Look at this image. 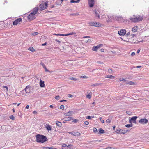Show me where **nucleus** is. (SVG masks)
Returning <instances> with one entry per match:
<instances>
[{"instance_id": "1", "label": "nucleus", "mask_w": 149, "mask_h": 149, "mask_svg": "<svg viewBox=\"0 0 149 149\" xmlns=\"http://www.w3.org/2000/svg\"><path fill=\"white\" fill-rule=\"evenodd\" d=\"M36 141L38 143H43L47 140L46 137L43 135L38 134L36 136Z\"/></svg>"}, {"instance_id": "2", "label": "nucleus", "mask_w": 149, "mask_h": 149, "mask_svg": "<svg viewBox=\"0 0 149 149\" xmlns=\"http://www.w3.org/2000/svg\"><path fill=\"white\" fill-rule=\"evenodd\" d=\"M89 25L95 27L102 26V24L96 22H91L88 23Z\"/></svg>"}, {"instance_id": "3", "label": "nucleus", "mask_w": 149, "mask_h": 149, "mask_svg": "<svg viewBox=\"0 0 149 149\" xmlns=\"http://www.w3.org/2000/svg\"><path fill=\"white\" fill-rule=\"evenodd\" d=\"M48 3H47L42 2V3L39 5V7L41 10H43L47 7Z\"/></svg>"}, {"instance_id": "4", "label": "nucleus", "mask_w": 149, "mask_h": 149, "mask_svg": "<svg viewBox=\"0 0 149 149\" xmlns=\"http://www.w3.org/2000/svg\"><path fill=\"white\" fill-rule=\"evenodd\" d=\"M129 19L130 21L131 22L134 23H136L137 22V16H133L131 17H130Z\"/></svg>"}, {"instance_id": "5", "label": "nucleus", "mask_w": 149, "mask_h": 149, "mask_svg": "<svg viewBox=\"0 0 149 149\" xmlns=\"http://www.w3.org/2000/svg\"><path fill=\"white\" fill-rule=\"evenodd\" d=\"M148 120L146 118H143L140 119L139 121V122L141 124H145L147 123Z\"/></svg>"}, {"instance_id": "6", "label": "nucleus", "mask_w": 149, "mask_h": 149, "mask_svg": "<svg viewBox=\"0 0 149 149\" xmlns=\"http://www.w3.org/2000/svg\"><path fill=\"white\" fill-rule=\"evenodd\" d=\"M137 117L136 116L132 117L129 120L130 123L132 122L135 124L136 123V119L137 118Z\"/></svg>"}, {"instance_id": "7", "label": "nucleus", "mask_w": 149, "mask_h": 149, "mask_svg": "<svg viewBox=\"0 0 149 149\" xmlns=\"http://www.w3.org/2000/svg\"><path fill=\"white\" fill-rule=\"evenodd\" d=\"M102 45H103L102 44H100L97 46H93L92 48V50L93 51H96L98 49L101 47Z\"/></svg>"}, {"instance_id": "8", "label": "nucleus", "mask_w": 149, "mask_h": 149, "mask_svg": "<svg viewBox=\"0 0 149 149\" xmlns=\"http://www.w3.org/2000/svg\"><path fill=\"white\" fill-rule=\"evenodd\" d=\"M69 133L73 136H78L80 135L81 134L78 132H71Z\"/></svg>"}, {"instance_id": "9", "label": "nucleus", "mask_w": 149, "mask_h": 149, "mask_svg": "<svg viewBox=\"0 0 149 149\" xmlns=\"http://www.w3.org/2000/svg\"><path fill=\"white\" fill-rule=\"evenodd\" d=\"M126 30L125 29H122L118 31V34L120 36H123L126 33Z\"/></svg>"}, {"instance_id": "10", "label": "nucleus", "mask_w": 149, "mask_h": 149, "mask_svg": "<svg viewBox=\"0 0 149 149\" xmlns=\"http://www.w3.org/2000/svg\"><path fill=\"white\" fill-rule=\"evenodd\" d=\"M35 15L33 14H31V13L28 16L27 18L28 20L29 21L32 20L35 18V16L34 15Z\"/></svg>"}, {"instance_id": "11", "label": "nucleus", "mask_w": 149, "mask_h": 149, "mask_svg": "<svg viewBox=\"0 0 149 149\" xmlns=\"http://www.w3.org/2000/svg\"><path fill=\"white\" fill-rule=\"evenodd\" d=\"M22 21V19L21 18H19L18 19H17L15 20L13 23V24L14 25H17L20 22H21Z\"/></svg>"}, {"instance_id": "12", "label": "nucleus", "mask_w": 149, "mask_h": 149, "mask_svg": "<svg viewBox=\"0 0 149 149\" xmlns=\"http://www.w3.org/2000/svg\"><path fill=\"white\" fill-rule=\"evenodd\" d=\"M94 0H88V4L90 7H92L94 5Z\"/></svg>"}, {"instance_id": "13", "label": "nucleus", "mask_w": 149, "mask_h": 149, "mask_svg": "<svg viewBox=\"0 0 149 149\" xmlns=\"http://www.w3.org/2000/svg\"><path fill=\"white\" fill-rule=\"evenodd\" d=\"M30 87V86H27L25 88L24 90L26 93H29L31 92Z\"/></svg>"}, {"instance_id": "14", "label": "nucleus", "mask_w": 149, "mask_h": 149, "mask_svg": "<svg viewBox=\"0 0 149 149\" xmlns=\"http://www.w3.org/2000/svg\"><path fill=\"white\" fill-rule=\"evenodd\" d=\"M38 7H35L33 9L32 12L31 13V14L35 15L38 12Z\"/></svg>"}, {"instance_id": "15", "label": "nucleus", "mask_w": 149, "mask_h": 149, "mask_svg": "<svg viewBox=\"0 0 149 149\" xmlns=\"http://www.w3.org/2000/svg\"><path fill=\"white\" fill-rule=\"evenodd\" d=\"M74 114V111H69L67 113H65L64 114V115L65 116H72L73 114Z\"/></svg>"}, {"instance_id": "16", "label": "nucleus", "mask_w": 149, "mask_h": 149, "mask_svg": "<svg viewBox=\"0 0 149 149\" xmlns=\"http://www.w3.org/2000/svg\"><path fill=\"white\" fill-rule=\"evenodd\" d=\"M137 22L142 21L143 18V16H138L137 17Z\"/></svg>"}, {"instance_id": "17", "label": "nucleus", "mask_w": 149, "mask_h": 149, "mask_svg": "<svg viewBox=\"0 0 149 149\" xmlns=\"http://www.w3.org/2000/svg\"><path fill=\"white\" fill-rule=\"evenodd\" d=\"M40 86L41 87H43L45 86L44 82L41 80H40Z\"/></svg>"}, {"instance_id": "18", "label": "nucleus", "mask_w": 149, "mask_h": 149, "mask_svg": "<svg viewBox=\"0 0 149 149\" xmlns=\"http://www.w3.org/2000/svg\"><path fill=\"white\" fill-rule=\"evenodd\" d=\"M117 133L120 134H124L125 133V130H118Z\"/></svg>"}, {"instance_id": "19", "label": "nucleus", "mask_w": 149, "mask_h": 149, "mask_svg": "<svg viewBox=\"0 0 149 149\" xmlns=\"http://www.w3.org/2000/svg\"><path fill=\"white\" fill-rule=\"evenodd\" d=\"M138 29V27L136 26H134L132 28V31L133 32H136L137 31V30Z\"/></svg>"}, {"instance_id": "20", "label": "nucleus", "mask_w": 149, "mask_h": 149, "mask_svg": "<svg viewBox=\"0 0 149 149\" xmlns=\"http://www.w3.org/2000/svg\"><path fill=\"white\" fill-rule=\"evenodd\" d=\"M104 133V130L101 128H100L99 130V131L97 133L98 134H103Z\"/></svg>"}, {"instance_id": "21", "label": "nucleus", "mask_w": 149, "mask_h": 149, "mask_svg": "<svg viewBox=\"0 0 149 149\" xmlns=\"http://www.w3.org/2000/svg\"><path fill=\"white\" fill-rule=\"evenodd\" d=\"M72 118V117H65L64 118L63 120L65 121H70Z\"/></svg>"}, {"instance_id": "22", "label": "nucleus", "mask_w": 149, "mask_h": 149, "mask_svg": "<svg viewBox=\"0 0 149 149\" xmlns=\"http://www.w3.org/2000/svg\"><path fill=\"white\" fill-rule=\"evenodd\" d=\"M45 127L47 130L49 131L51 130V127L49 124L46 125Z\"/></svg>"}, {"instance_id": "23", "label": "nucleus", "mask_w": 149, "mask_h": 149, "mask_svg": "<svg viewBox=\"0 0 149 149\" xmlns=\"http://www.w3.org/2000/svg\"><path fill=\"white\" fill-rule=\"evenodd\" d=\"M92 94V93L91 92H90V93H89V94H88L86 96V97L87 98H88L89 99H90L91 98L92 96L91 95Z\"/></svg>"}, {"instance_id": "24", "label": "nucleus", "mask_w": 149, "mask_h": 149, "mask_svg": "<svg viewBox=\"0 0 149 149\" xmlns=\"http://www.w3.org/2000/svg\"><path fill=\"white\" fill-rule=\"evenodd\" d=\"M106 78H110L111 79H113L114 78V77L112 75H107L105 77Z\"/></svg>"}, {"instance_id": "25", "label": "nucleus", "mask_w": 149, "mask_h": 149, "mask_svg": "<svg viewBox=\"0 0 149 149\" xmlns=\"http://www.w3.org/2000/svg\"><path fill=\"white\" fill-rule=\"evenodd\" d=\"M101 84L100 83H95L92 85V86L93 87L100 86Z\"/></svg>"}, {"instance_id": "26", "label": "nucleus", "mask_w": 149, "mask_h": 149, "mask_svg": "<svg viewBox=\"0 0 149 149\" xmlns=\"http://www.w3.org/2000/svg\"><path fill=\"white\" fill-rule=\"evenodd\" d=\"M56 123L58 127H60L61 126L62 124L59 121H57V122H56Z\"/></svg>"}, {"instance_id": "27", "label": "nucleus", "mask_w": 149, "mask_h": 149, "mask_svg": "<svg viewBox=\"0 0 149 149\" xmlns=\"http://www.w3.org/2000/svg\"><path fill=\"white\" fill-rule=\"evenodd\" d=\"M133 126V125L131 123L130 124H127L125 125L126 127L127 128H129L132 127Z\"/></svg>"}, {"instance_id": "28", "label": "nucleus", "mask_w": 149, "mask_h": 149, "mask_svg": "<svg viewBox=\"0 0 149 149\" xmlns=\"http://www.w3.org/2000/svg\"><path fill=\"white\" fill-rule=\"evenodd\" d=\"M80 1V0H78L77 1H75L74 0H71L70 2L71 3H79V2Z\"/></svg>"}, {"instance_id": "29", "label": "nucleus", "mask_w": 149, "mask_h": 149, "mask_svg": "<svg viewBox=\"0 0 149 149\" xmlns=\"http://www.w3.org/2000/svg\"><path fill=\"white\" fill-rule=\"evenodd\" d=\"M28 49L33 52H34L35 51V50L32 47H29Z\"/></svg>"}, {"instance_id": "30", "label": "nucleus", "mask_w": 149, "mask_h": 149, "mask_svg": "<svg viewBox=\"0 0 149 149\" xmlns=\"http://www.w3.org/2000/svg\"><path fill=\"white\" fill-rule=\"evenodd\" d=\"M72 146H73L72 145L70 144L68 145H67V148H66L68 149H71Z\"/></svg>"}, {"instance_id": "31", "label": "nucleus", "mask_w": 149, "mask_h": 149, "mask_svg": "<svg viewBox=\"0 0 149 149\" xmlns=\"http://www.w3.org/2000/svg\"><path fill=\"white\" fill-rule=\"evenodd\" d=\"M43 68L45 69V71L46 72H52V71H50L49 70L46 68V66H43Z\"/></svg>"}, {"instance_id": "32", "label": "nucleus", "mask_w": 149, "mask_h": 149, "mask_svg": "<svg viewBox=\"0 0 149 149\" xmlns=\"http://www.w3.org/2000/svg\"><path fill=\"white\" fill-rule=\"evenodd\" d=\"M61 1H59V0H58L56 2L55 4L57 5H59L61 4Z\"/></svg>"}, {"instance_id": "33", "label": "nucleus", "mask_w": 149, "mask_h": 149, "mask_svg": "<svg viewBox=\"0 0 149 149\" xmlns=\"http://www.w3.org/2000/svg\"><path fill=\"white\" fill-rule=\"evenodd\" d=\"M95 15L96 17H97L98 18H100L98 12L96 11H95Z\"/></svg>"}, {"instance_id": "34", "label": "nucleus", "mask_w": 149, "mask_h": 149, "mask_svg": "<svg viewBox=\"0 0 149 149\" xmlns=\"http://www.w3.org/2000/svg\"><path fill=\"white\" fill-rule=\"evenodd\" d=\"M135 83L134 82L132 81H129L127 82V84H129L130 85H133Z\"/></svg>"}, {"instance_id": "35", "label": "nucleus", "mask_w": 149, "mask_h": 149, "mask_svg": "<svg viewBox=\"0 0 149 149\" xmlns=\"http://www.w3.org/2000/svg\"><path fill=\"white\" fill-rule=\"evenodd\" d=\"M79 13H74L72 14H71L70 15L71 16H77L79 15Z\"/></svg>"}, {"instance_id": "36", "label": "nucleus", "mask_w": 149, "mask_h": 149, "mask_svg": "<svg viewBox=\"0 0 149 149\" xmlns=\"http://www.w3.org/2000/svg\"><path fill=\"white\" fill-rule=\"evenodd\" d=\"M93 131L94 132L97 133L98 132V131L97 130V129L95 127H94L93 128Z\"/></svg>"}, {"instance_id": "37", "label": "nucleus", "mask_w": 149, "mask_h": 149, "mask_svg": "<svg viewBox=\"0 0 149 149\" xmlns=\"http://www.w3.org/2000/svg\"><path fill=\"white\" fill-rule=\"evenodd\" d=\"M54 35H56V36H66V34H55Z\"/></svg>"}, {"instance_id": "38", "label": "nucleus", "mask_w": 149, "mask_h": 149, "mask_svg": "<svg viewBox=\"0 0 149 149\" xmlns=\"http://www.w3.org/2000/svg\"><path fill=\"white\" fill-rule=\"evenodd\" d=\"M80 78L83 79H87L88 78V77L86 76H81Z\"/></svg>"}, {"instance_id": "39", "label": "nucleus", "mask_w": 149, "mask_h": 149, "mask_svg": "<svg viewBox=\"0 0 149 149\" xmlns=\"http://www.w3.org/2000/svg\"><path fill=\"white\" fill-rule=\"evenodd\" d=\"M75 33L74 32H72L70 33H69L67 34H66V36H68V35H73L74 34H75Z\"/></svg>"}, {"instance_id": "40", "label": "nucleus", "mask_w": 149, "mask_h": 149, "mask_svg": "<svg viewBox=\"0 0 149 149\" xmlns=\"http://www.w3.org/2000/svg\"><path fill=\"white\" fill-rule=\"evenodd\" d=\"M102 117H100L99 118V119L101 121V122L102 123H104V120H102Z\"/></svg>"}, {"instance_id": "41", "label": "nucleus", "mask_w": 149, "mask_h": 149, "mask_svg": "<svg viewBox=\"0 0 149 149\" xmlns=\"http://www.w3.org/2000/svg\"><path fill=\"white\" fill-rule=\"evenodd\" d=\"M38 34V33L37 32H35L32 33V35L33 36H35Z\"/></svg>"}, {"instance_id": "42", "label": "nucleus", "mask_w": 149, "mask_h": 149, "mask_svg": "<svg viewBox=\"0 0 149 149\" xmlns=\"http://www.w3.org/2000/svg\"><path fill=\"white\" fill-rule=\"evenodd\" d=\"M119 80L120 81H126V80L125 79H124V78H120V79H119Z\"/></svg>"}, {"instance_id": "43", "label": "nucleus", "mask_w": 149, "mask_h": 149, "mask_svg": "<svg viewBox=\"0 0 149 149\" xmlns=\"http://www.w3.org/2000/svg\"><path fill=\"white\" fill-rule=\"evenodd\" d=\"M10 118L12 120H14V116L13 115H11L10 116Z\"/></svg>"}, {"instance_id": "44", "label": "nucleus", "mask_w": 149, "mask_h": 149, "mask_svg": "<svg viewBox=\"0 0 149 149\" xmlns=\"http://www.w3.org/2000/svg\"><path fill=\"white\" fill-rule=\"evenodd\" d=\"M70 80H71L76 81L77 80V79L74 77H71L70 78Z\"/></svg>"}, {"instance_id": "45", "label": "nucleus", "mask_w": 149, "mask_h": 149, "mask_svg": "<svg viewBox=\"0 0 149 149\" xmlns=\"http://www.w3.org/2000/svg\"><path fill=\"white\" fill-rule=\"evenodd\" d=\"M111 121V119H107L106 121L107 123H110Z\"/></svg>"}, {"instance_id": "46", "label": "nucleus", "mask_w": 149, "mask_h": 149, "mask_svg": "<svg viewBox=\"0 0 149 149\" xmlns=\"http://www.w3.org/2000/svg\"><path fill=\"white\" fill-rule=\"evenodd\" d=\"M60 108L61 109H63L64 108V106L63 105H61L60 107Z\"/></svg>"}, {"instance_id": "47", "label": "nucleus", "mask_w": 149, "mask_h": 149, "mask_svg": "<svg viewBox=\"0 0 149 149\" xmlns=\"http://www.w3.org/2000/svg\"><path fill=\"white\" fill-rule=\"evenodd\" d=\"M3 87L5 88L7 91H8V88L7 86H3Z\"/></svg>"}, {"instance_id": "48", "label": "nucleus", "mask_w": 149, "mask_h": 149, "mask_svg": "<svg viewBox=\"0 0 149 149\" xmlns=\"http://www.w3.org/2000/svg\"><path fill=\"white\" fill-rule=\"evenodd\" d=\"M72 96H73V95L70 94H68V97H70V98L72 97Z\"/></svg>"}, {"instance_id": "49", "label": "nucleus", "mask_w": 149, "mask_h": 149, "mask_svg": "<svg viewBox=\"0 0 149 149\" xmlns=\"http://www.w3.org/2000/svg\"><path fill=\"white\" fill-rule=\"evenodd\" d=\"M108 72L110 73H111L112 72V70L111 69H109L108 70Z\"/></svg>"}, {"instance_id": "50", "label": "nucleus", "mask_w": 149, "mask_h": 149, "mask_svg": "<svg viewBox=\"0 0 149 149\" xmlns=\"http://www.w3.org/2000/svg\"><path fill=\"white\" fill-rule=\"evenodd\" d=\"M67 145L65 144H62V147H67Z\"/></svg>"}, {"instance_id": "51", "label": "nucleus", "mask_w": 149, "mask_h": 149, "mask_svg": "<svg viewBox=\"0 0 149 149\" xmlns=\"http://www.w3.org/2000/svg\"><path fill=\"white\" fill-rule=\"evenodd\" d=\"M122 18V17L121 16H118L117 17H116V19L117 20H118V19L119 18Z\"/></svg>"}, {"instance_id": "52", "label": "nucleus", "mask_w": 149, "mask_h": 149, "mask_svg": "<svg viewBox=\"0 0 149 149\" xmlns=\"http://www.w3.org/2000/svg\"><path fill=\"white\" fill-rule=\"evenodd\" d=\"M135 53L134 52H132L131 54V56H133L135 55Z\"/></svg>"}, {"instance_id": "53", "label": "nucleus", "mask_w": 149, "mask_h": 149, "mask_svg": "<svg viewBox=\"0 0 149 149\" xmlns=\"http://www.w3.org/2000/svg\"><path fill=\"white\" fill-rule=\"evenodd\" d=\"M77 120L76 119H73V122L74 123H76L77 122Z\"/></svg>"}, {"instance_id": "54", "label": "nucleus", "mask_w": 149, "mask_h": 149, "mask_svg": "<svg viewBox=\"0 0 149 149\" xmlns=\"http://www.w3.org/2000/svg\"><path fill=\"white\" fill-rule=\"evenodd\" d=\"M84 124L86 125H87L88 124H89V122L88 121H86L85 122H84Z\"/></svg>"}, {"instance_id": "55", "label": "nucleus", "mask_w": 149, "mask_h": 149, "mask_svg": "<svg viewBox=\"0 0 149 149\" xmlns=\"http://www.w3.org/2000/svg\"><path fill=\"white\" fill-rule=\"evenodd\" d=\"M86 119H91V116H88L86 117Z\"/></svg>"}, {"instance_id": "56", "label": "nucleus", "mask_w": 149, "mask_h": 149, "mask_svg": "<svg viewBox=\"0 0 149 149\" xmlns=\"http://www.w3.org/2000/svg\"><path fill=\"white\" fill-rule=\"evenodd\" d=\"M59 97H60L59 96H56L55 97V99H56L57 100H58V98Z\"/></svg>"}, {"instance_id": "57", "label": "nucleus", "mask_w": 149, "mask_h": 149, "mask_svg": "<svg viewBox=\"0 0 149 149\" xmlns=\"http://www.w3.org/2000/svg\"><path fill=\"white\" fill-rule=\"evenodd\" d=\"M106 149H113L111 147H107Z\"/></svg>"}, {"instance_id": "58", "label": "nucleus", "mask_w": 149, "mask_h": 149, "mask_svg": "<svg viewBox=\"0 0 149 149\" xmlns=\"http://www.w3.org/2000/svg\"><path fill=\"white\" fill-rule=\"evenodd\" d=\"M97 63L98 64H103V63H102V62H101L100 61H97Z\"/></svg>"}, {"instance_id": "59", "label": "nucleus", "mask_w": 149, "mask_h": 149, "mask_svg": "<svg viewBox=\"0 0 149 149\" xmlns=\"http://www.w3.org/2000/svg\"><path fill=\"white\" fill-rule=\"evenodd\" d=\"M33 113L34 114H36L37 113V112L36 111H34L33 112Z\"/></svg>"}, {"instance_id": "60", "label": "nucleus", "mask_w": 149, "mask_h": 149, "mask_svg": "<svg viewBox=\"0 0 149 149\" xmlns=\"http://www.w3.org/2000/svg\"><path fill=\"white\" fill-rule=\"evenodd\" d=\"M50 147H45L44 148V149H49Z\"/></svg>"}, {"instance_id": "61", "label": "nucleus", "mask_w": 149, "mask_h": 149, "mask_svg": "<svg viewBox=\"0 0 149 149\" xmlns=\"http://www.w3.org/2000/svg\"><path fill=\"white\" fill-rule=\"evenodd\" d=\"M29 108V105H27L26 107H25V109H28Z\"/></svg>"}, {"instance_id": "62", "label": "nucleus", "mask_w": 149, "mask_h": 149, "mask_svg": "<svg viewBox=\"0 0 149 149\" xmlns=\"http://www.w3.org/2000/svg\"><path fill=\"white\" fill-rule=\"evenodd\" d=\"M66 101H67L66 100H61L60 101V102H64V101L66 102Z\"/></svg>"}, {"instance_id": "63", "label": "nucleus", "mask_w": 149, "mask_h": 149, "mask_svg": "<svg viewBox=\"0 0 149 149\" xmlns=\"http://www.w3.org/2000/svg\"><path fill=\"white\" fill-rule=\"evenodd\" d=\"M141 67V66H137L136 67V68H139Z\"/></svg>"}, {"instance_id": "64", "label": "nucleus", "mask_w": 149, "mask_h": 149, "mask_svg": "<svg viewBox=\"0 0 149 149\" xmlns=\"http://www.w3.org/2000/svg\"><path fill=\"white\" fill-rule=\"evenodd\" d=\"M140 51V49H138V50H137V53H139Z\"/></svg>"}]
</instances>
